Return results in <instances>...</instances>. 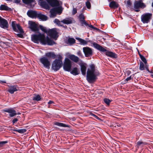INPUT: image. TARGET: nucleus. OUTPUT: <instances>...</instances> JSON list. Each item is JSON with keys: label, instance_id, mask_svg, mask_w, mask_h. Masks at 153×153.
<instances>
[{"label": "nucleus", "instance_id": "nucleus-3", "mask_svg": "<svg viewBox=\"0 0 153 153\" xmlns=\"http://www.w3.org/2000/svg\"><path fill=\"white\" fill-rule=\"evenodd\" d=\"M97 75V72L96 71L95 66L92 65L90 66V68L87 71L86 79L90 83H92L95 81Z\"/></svg>", "mask_w": 153, "mask_h": 153}, {"label": "nucleus", "instance_id": "nucleus-2", "mask_svg": "<svg viewBox=\"0 0 153 153\" xmlns=\"http://www.w3.org/2000/svg\"><path fill=\"white\" fill-rule=\"evenodd\" d=\"M32 40L36 43H38L39 42H41L44 45L47 44L51 45L55 44V42L51 40L48 37H45V35L41 33L38 35H33L32 36Z\"/></svg>", "mask_w": 153, "mask_h": 153}, {"label": "nucleus", "instance_id": "nucleus-19", "mask_svg": "<svg viewBox=\"0 0 153 153\" xmlns=\"http://www.w3.org/2000/svg\"><path fill=\"white\" fill-rule=\"evenodd\" d=\"M18 89V88L17 85H14L9 86L8 91L10 93L13 94L15 91H17Z\"/></svg>", "mask_w": 153, "mask_h": 153}, {"label": "nucleus", "instance_id": "nucleus-16", "mask_svg": "<svg viewBox=\"0 0 153 153\" xmlns=\"http://www.w3.org/2000/svg\"><path fill=\"white\" fill-rule=\"evenodd\" d=\"M145 7V5L141 0L137 1L134 4V8L135 9H138L140 7L144 8Z\"/></svg>", "mask_w": 153, "mask_h": 153}, {"label": "nucleus", "instance_id": "nucleus-57", "mask_svg": "<svg viewBox=\"0 0 153 153\" xmlns=\"http://www.w3.org/2000/svg\"><path fill=\"white\" fill-rule=\"evenodd\" d=\"M139 10H135V11H137V12H138L139 11Z\"/></svg>", "mask_w": 153, "mask_h": 153}, {"label": "nucleus", "instance_id": "nucleus-58", "mask_svg": "<svg viewBox=\"0 0 153 153\" xmlns=\"http://www.w3.org/2000/svg\"><path fill=\"white\" fill-rule=\"evenodd\" d=\"M2 82L3 83H6V82H5V81H3V82Z\"/></svg>", "mask_w": 153, "mask_h": 153}, {"label": "nucleus", "instance_id": "nucleus-21", "mask_svg": "<svg viewBox=\"0 0 153 153\" xmlns=\"http://www.w3.org/2000/svg\"><path fill=\"white\" fill-rule=\"evenodd\" d=\"M93 45L95 48L101 51L104 52L106 51L105 49L103 48L101 46L95 43H93Z\"/></svg>", "mask_w": 153, "mask_h": 153}, {"label": "nucleus", "instance_id": "nucleus-52", "mask_svg": "<svg viewBox=\"0 0 153 153\" xmlns=\"http://www.w3.org/2000/svg\"><path fill=\"white\" fill-rule=\"evenodd\" d=\"M17 35L20 38H22L23 37V35L21 34H18Z\"/></svg>", "mask_w": 153, "mask_h": 153}, {"label": "nucleus", "instance_id": "nucleus-9", "mask_svg": "<svg viewBox=\"0 0 153 153\" xmlns=\"http://www.w3.org/2000/svg\"><path fill=\"white\" fill-rule=\"evenodd\" d=\"M83 52L86 57L91 56L93 54V51L92 49L88 47H85L83 48Z\"/></svg>", "mask_w": 153, "mask_h": 153}, {"label": "nucleus", "instance_id": "nucleus-6", "mask_svg": "<svg viewBox=\"0 0 153 153\" xmlns=\"http://www.w3.org/2000/svg\"><path fill=\"white\" fill-rule=\"evenodd\" d=\"M152 14L150 13H146L142 15L141 21L143 23H148L151 18Z\"/></svg>", "mask_w": 153, "mask_h": 153}, {"label": "nucleus", "instance_id": "nucleus-27", "mask_svg": "<svg viewBox=\"0 0 153 153\" xmlns=\"http://www.w3.org/2000/svg\"><path fill=\"white\" fill-rule=\"evenodd\" d=\"M75 41L74 38H69L68 39L66 43L68 44L71 45L75 43Z\"/></svg>", "mask_w": 153, "mask_h": 153}, {"label": "nucleus", "instance_id": "nucleus-51", "mask_svg": "<svg viewBox=\"0 0 153 153\" xmlns=\"http://www.w3.org/2000/svg\"><path fill=\"white\" fill-rule=\"evenodd\" d=\"M91 115L93 116L94 117H95V118H96L97 119H98L99 118L96 115H95V114H93L91 113Z\"/></svg>", "mask_w": 153, "mask_h": 153}, {"label": "nucleus", "instance_id": "nucleus-8", "mask_svg": "<svg viewBox=\"0 0 153 153\" xmlns=\"http://www.w3.org/2000/svg\"><path fill=\"white\" fill-rule=\"evenodd\" d=\"M57 29L55 28L49 29L48 35L51 37L56 39L58 37Z\"/></svg>", "mask_w": 153, "mask_h": 153}, {"label": "nucleus", "instance_id": "nucleus-47", "mask_svg": "<svg viewBox=\"0 0 153 153\" xmlns=\"http://www.w3.org/2000/svg\"><path fill=\"white\" fill-rule=\"evenodd\" d=\"M18 119L17 118H15L13 120V124L16 123L18 121Z\"/></svg>", "mask_w": 153, "mask_h": 153}, {"label": "nucleus", "instance_id": "nucleus-59", "mask_svg": "<svg viewBox=\"0 0 153 153\" xmlns=\"http://www.w3.org/2000/svg\"><path fill=\"white\" fill-rule=\"evenodd\" d=\"M152 6L153 7V2L152 3Z\"/></svg>", "mask_w": 153, "mask_h": 153}, {"label": "nucleus", "instance_id": "nucleus-14", "mask_svg": "<svg viewBox=\"0 0 153 153\" xmlns=\"http://www.w3.org/2000/svg\"><path fill=\"white\" fill-rule=\"evenodd\" d=\"M27 15L30 17L32 18H35L37 16L36 12L33 10H29L27 12Z\"/></svg>", "mask_w": 153, "mask_h": 153}, {"label": "nucleus", "instance_id": "nucleus-44", "mask_svg": "<svg viewBox=\"0 0 153 153\" xmlns=\"http://www.w3.org/2000/svg\"><path fill=\"white\" fill-rule=\"evenodd\" d=\"M77 13V9L76 8H74L72 11V14L75 15Z\"/></svg>", "mask_w": 153, "mask_h": 153}, {"label": "nucleus", "instance_id": "nucleus-15", "mask_svg": "<svg viewBox=\"0 0 153 153\" xmlns=\"http://www.w3.org/2000/svg\"><path fill=\"white\" fill-rule=\"evenodd\" d=\"M23 3L29 5L30 7H33L35 4L34 0H22Z\"/></svg>", "mask_w": 153, "mask_h": 153}, {"label": "nucleus", "instance_id": "nucleus-50", "mask_svg": "<svg viewBox=\"0 0 153 153\" xmlns=\"http://www.w3.org/2000/svg\"><path fill=\"white\" fill-rule=\"evenodd\" d=\"M41 5L44 7L46 8L47 6H46L45 3V2H42L41 3Z\"/></svg>", "mask_w": 153, "mask_h": 153}, {"label": "nucleus", "instance_id": "nucleus-28", "mask_svg": "<svg viewBox=\"0 0 153 153\" xmlns=\"http://www.w3.org/2000/svg\"><path fill=\"white\" fill-rule=\"evenodd\" d=\"M105 54L107 56L112 58H116L117 57L116 54L115 53L111 52H105Z\"/></svg>", "mask_w": 153, "mask_h": 153}, {"label": "nucleus", "instance_id": "nucleus-30", "mask_svg": "<svg viewBox=\"0 0 153 153\" xmlns=\"http://www.w3.org/2000/svg\"><path fill=\"white\" fill-rule=\"evenodd\" d=\"M76 39L80 42L81 44L82 45H85L88 43L87 41L79 38H76Z\"/></svg>", "mask_w": 153, "mask_h": 153}, {"label": "nucleus", "instance_id": "nucleus-55", "mask_svg": "<svg viewBox=\"0 0 153 153\" xmlns=\"http://www.w3.org/2000/svg\"><path fill=\"white\" fill-rule=\"evenodd\" d=\"M110 127L111 128H113V125H110Z\"/></svg>", "mask_w": 153, "mask_h": 153}, {"label": "nucleus", "instance_id": "nucleus-29", "mask_svg": "<svg viewBox=\"0 0 153 153\" xmlns=\"http://www.w3.org/2000/svg\"><path fill=\"white\" fill-rule=\"evenodd\" d=\"M109 6L111 8H117L118 7V4L114 1L111 2L109 4Z\"/></svg>", "mask_w": 153, "mask_h": 153}, {"label": "nucleus", "instance_id": "nucleus-5", "mask_svg": "<svg viewBox=\"0 0 153 153\" xmlns=\"http://www.w3.org/2000/svg\"><path fill=\"white\" fill-rule=\"evenodd\" d=\"M71 61L68 58H66L63 64V68L64 70L68 71H70L71 68Z\"/></svg>", "mask_w": 153, "mask_h": 153}, {"label": "nucleus", "instance_id": "nucleus-10", "mask_svg": "<svg viewBox=\"0 0 153 153\" xmlns=\"http://www.w3.org/2000/svg\"><path fill=\"white\" fill-rule=\"evenodd\" d=\"M40 61L45 67L46 68L49 67L50 65V62L46 57H43L41 58Z\"/></svg>", "mask_w": 153, "mask_h": 153}, {"label": "nucleus", "instance_id": "nucleus-37", "mask_svg": "<svg viewBox=\"0 0 153 153\" xmlns=\"http://www.w3.org/2000/svg\"><path fill=\"white\" fill-rule=\"evenodd\" d=\"M7 143V141H0V148H1L4 146L5 144Z\"/></svg>", "mask_w": 153, "mask_h": 153}, {"label": "nucleus", "instance_id": "nucleus-7", "mask_svg": "<svg viewBox=\"0 0 153 153\" xmlns=\"http://www.w3.org/2000/svg\"><path fill=\"white\" fill-rule=\"evenodd\" d=\"M11 25L13 30L18 33H22L23 30L19 25L16 23V22L13 21L11 23Z\"/></svg>", "mask_w": 153, "mask_h": 153}, {"label": "nucleus", "instance_id": "nucleus-45", "mask_svg": "<svg viewBox=\"0 0 153 153\" xmlns=\"http://www.w3.org/2000/svg\"><path fill=\"white\" fill-rule=\"evenodd\" d=\"M127 5L128 7H130L131 4V3L129 1H127Z\"/></svg>", "mask_w": 153, "mask_h": 153}, {"label": "nucleus", "instance_id": "nucleus-18", "mask_svg": "<svg viewBox=\"0 0 153 153\" xmlns=\"http://www.w3.org/2000/svg\"><path fill=\"white\" fill-rule=\"evenodd\" d=\"M73 19L71 17L66 18L62 21V23L67 25L71 24L72 23Z\"/></svg>", "mask_w": 153, "mask_h": 153}, {"label": "nucleus", "instance_id": "nucleus-60", "mask_svg": "<svg viewBox=\"0 0 153 153\" xmlns=\"http://www.w3.org/2000/svg\"><path fill=\"white\" fill-rule=\"evenodd\" d=\"M138 53H139V55H140V54L139 53V52H138Z\"/></svg>", "mask_w": 153, "mask_h": 153}, {"label": "nucleus", "instance_id": "nucleus-41", "mask_svg": "<svg viewBox=\"0 0 153 153\" xmlns=\"http://www.w3.org/2000/svg\"><path fill=\"white\" fill-rule=\"evenodd\" d=\"M79 17L80 21L83 20H84L85 19L84 16V15L82 14H81L79 15Z\"/></svg>", "mask_w": 153, "mask_h": 153}, {"label": "nucleus", "instance_id": "nucleus-34", "mask_svg": "<svg viewBox=\"0 0 153 153\" xmlns=\"http://www.w3.org/2000/svg\"><path fill=\"white\" fill-rule=\"evenodd\" d=\"M14 131H17L20 133L22 134L25 132L27 130L25 129H15L14 130Z\"/></svg>", "mask_w": 153, "mask_h": 153}, {"label": "nucleus", "instance_id": "nucleus-53", "mask_svg": "<svg viewBox=\"0 0 153 153\" xmlns=\"http://www.w3.org/2000/svg\"><path fill=\"white\" fill-rule=\"evenodd\" d=\"M53 101L50 100V101H49L48 102V103L49 104H50L53 103Z\"/></svg>", "mask_w": 153, "mask_h": 153}, {"label": "nucleus", "instance_id": "nucleus-20", "mask_svg": "<svg viewBox=\"0 0 153 153\" xmlns=\"http://www.w3.org/2000/svg\"><path fill=\"white\" fill-rule=\"evenodd\" d=\"M60 127H64L65 128L64 129H61V130H66L68 131L71 130V129L70 128V127H71V126L70 125H56ZM55 128H56V129L57 130H59V129H61L59 128L56 127H55Z\"/></svg>", "mask_w": 153, "mask_h": 153}, {"label": "nucleus", "instance_id": "nucleus-54", "mask_svg": "<svg viewBox=\"0 0 153 153\" xmlns=\"http://www.w3.org/2000/svg\"><path fill=\"white\" fill-rule=\"evenodd\" d=\"M55 124H60V125H61V124H63V123H62L58 122V123H56Z\"/></svg>", "mask_w": 153, "mask_h": 153}, {"label": "nucleus", "instance_id": "nucleus-48", "mask_svg": "<svg viewBox=\"0 0 153 153\" xmlns=\"http://www.w3.org/2000/svg\"><path fill=\"white\" fill-rule=\"evenodd\" d=\"M89 26V27H90V28H92V29H96L97 28H96L94 27L92 25H88Z\"/></svg>", "mask_w": 153, "mask_h": 153}, {"label": "nucleus", "instance_id": "nucleus-23", "mask_svg": "<svg viewBox=\"0 0 153 153\" xmlns=\"http://www.w3.org/2000/svg\"><path fill=\"white\" fill-rule=\"evenodd\" d=\"M87 65L85 64H83L81 65V70L82 74L84 75L86 74Z\"/></svg>", "mask_w": 153, "mask_h": 153}, {"label": "nucleus", "instance_id": "nucleus-32", "mask_svg": "<svg viewBox=\"0 0 153 153\" xmlns=\"http://www.w3.org/2000/svg\"><path fill=\"white\" fill-rule=\"evenodd\" d=\"M71 73L74 75L78 74L79 73L77 68H74L72 71L71 72Z\"/></svg>", "mask_w": 153, "mask_h": 153}, {"label": "nucleus", "instance_id": "nucleus-24", "mask_svg": "<svg viewBox=\"0 0 153 153\" xmlns=\"http://www.w3.org/2000/svg\"><path fill=\"white\" fill-rule=\"evenodd\" d=\"M147 144V143L146 142L139 141L137 142L136 146L138 149H139L140 148L143 147Z\"/></svg>", "mask_w": 153, "mask_h": 153}, {"label": "nucleus", "instance_id": "nucleus-46", "mask_svg": "<svg viewBox=\"0 0 153 153\" xmlns=\"http://www.w3.org/2000/svg\"><path fill=\"white\" fill-rule=\"evenodd\" d=\"M21 2L20 0H15L14 1V2L16 4H19Z\"/></svg>", "mask_w": 153, "mask_h": 153}, {"label": "nucleus", "instance_id": "nucleus-56", "mask_svg": "<svg viewBox=\"0 0 153 153\" xmlns=\"http://www.w3.org/2000/svg\"><path fill=\"white\" fill-rule=\"evenodd\" d=\"M151 76L153 78V74H151Z\"/></svg>", "mask_w": 153, "mask_h": 153}, {"label": "nucleus", "instance_id": "nucleus-25", "mask_svg": "<svg viewBox=\"0 0 153 153\" xmlns=\"http://www.w3.org/2000/svg\"><path fill=\"white\" fill-rule=\"evenodd\" d=\"M144 65L143 62H140V69L141 70H144L145 68L148 70V66L147 63H144Z\"/></svg>", "mask_w": 153, "mask_h": 153}, {"label": "nucleus", "instance_id": "nucleus-31", "mask_svg": "<svg viewBox=\"0 0 153 153\" xmlns=\"http://www.w3.org/2000/svg\"><path fill=\"white\" fill-rule=\"evenodd\" d=\"M41 99L42 98L39 95L35 94L33 97V100L38 101L41 100Z\"/></svg>", "mask_w": 153, "mask_h": 153}, {"label": "nucleus", "instance_id": "nucleus-17", "mask_svg": "<svg viewBox=\"0 0 153 153\" xmlns=\"http://www.w3.org/2000/svg\"><path fill=\"white\" fill-rule=\"evenodd\" d=\"M4 111L5 112L8 113L10 117H13L16 115V111L11 108L6 109L4 110Z\"/></svg>", "mask_w": 153, "mask_h": 153}, {"label": "nucleus", "instance_id": "nucleus-13", "mask_svg": "<svg viewBox=\"0 0 153 153\" xmlns=\"http://www.w3.org/2000/svg\"><path fill=\"white\" fill-rule=\"evenodd\" d=\"M67 56L70 59L75 62L76 63L80 60L79 58L74 54H71L69 53L67 54Z\"/></svg>", "mask_w": 153, "mask_h": 153}, {"label": "nucleus", "instance_id": "nucleus-1", "mask_svg": "<svg viewBox=\"0 0 153 153\" xmlns=\"http://www.w3.org/2000/svg\"><path fill=\"white\" fill-rule=\"evenodd\" d=\"M49 4L53 7H55L51 9L50 11V17H54L57 13L60 14L62 11V7L58 0H46Z\"/></svg>", "mask_w": 153, "mask_h": 153}, {"label": "nucleus", "instance_id": "nucleus-42", "mask_svg": "<svg viewBox=\"0 0 153 153\" xmlns=\"http://www.w3.org/2000/svg\"><path fill=\"white\" fill-rule=\"evenodd\" d=\"M86 5L88 9H90L91 8V4L89 1H88L86 2Z\"/></svg>", "mask_w": 153, "mask_h": 153}, {"label": "nucleus", "instance_id": "nucleus-4", "mask_svg": "<svg viewBox=\"0 0 153 153\" xmlns=\"http://www.w3.org/2000/svg\"><path fill=\"white\" fill-rule=\"evenodd\" d=\"M58 59L55 60L53 62L52 65V68L55 71L59 70L62 67V60L63 58L60 55H58Z\"/></svg>", "mask_w": 153, "mask_h": 153}, {"label": "nucleus", "instance_id": "nucleus-43", "mask_svg": "<svg viewBox=\"0 0 153 153\" xmlns=\"http://www.w3.org/2000/svg\"><path fill=\"white\" fill-rule=\"evenodd\" d=\"M80 21L82 25H84L86 26L88 25V24L85 21L84 19L83 20Z\"/></svg>", "mask_w": 153, "mask_h": 153}, {"label": "nucleus", "instance_id": "nucleus-36", "mask_svg": "<svg viewBox=\"0 0 153 153\" xmlns=\"http://www.w3.org/2000/svg\"><path fill=\"white\" fill-rule=\"evenodd\" d=\"M54 22L56 23V24L58 25L59 26H62V21H60L58 19H55L54 21Z\"/></svg>", "mask_w": 153, "mask_h": 153}, {"label": "nucleus", "instance_id": "nucleus-11", "mask_svg": "<svg viewBox=\"0 0 153 153\" xmlns=\"http://www.w3.org/2000/svg\"><path fill=\"white\" fill-rule=\"evenodd\" d=\"M8 24L7 21L0 16V27L4 29L8 27Z\"/></svg>", "mask_w": 153, "mask_h": 153}, {"label": "nucleus", "instance_id": "nucleus-26", "mask_svg": "<svg viewBox=\"0 0 153 153\" xmlns=\"http://www.w3.org/2000/svg\"><path fill=\"white\" fill-rule=\"evenodd\" d=\"M37 17L39 19L42 21H46L48 19L47 16L41 13L38 14Z\"/></svg>", "mask_w": 153, "mask_h": 153}, {"label": "nucleus", "instance_id": "nucleus-22", "mask_svg": "<svg viewBox=\"0 0 153 153\" xmlns=\"http://www.w3.org/2000/svg\"><path fill=\"white\" fill-rule=\"evenodd\" d=\"M45 56L49 58L54 59L56 57V55L54 52H49L45 54Z\"/></svg>", "mask_w": 153, "mask_h": 153}, {"label": "nucleus", "instance_id": "nucleus-38", "mask_svg": "<svg viewBox=\"0 0 153 153\" xmlns=\"http://www.w3.org/2000/svg\"><path fill=\"white\" fill-rule=\"evenodd\" d=\"M140 57L142 61L144 63H147V61L146 58L143 55L141 54H140Z\"/></svg>", "mask_w": 153, "mask_h": 153}, {"label": "nucleus", "instance_id": "nucleus-49", "mask_svg": "<svg viewBox=\"0 0 153 153\" xmlns=\"http://www.w3.org/2000/svg\"><path fill=\"white\" fill-rule=\"evenodd\" d=\"M131 79V76H130L129 77H127V78H126V82H127L129 80H130Z\"/></svg>", "mask_w": 153, "mask_h": 153}, {"label": "nucleus", "instance_id": "nucleus-39", "mask_svg": "<svg viewBox=\"0 0 153 153\" xmlns=\"http://www.w3.org/2000/svg\"><path fill=\"white\" fill-rule=\"evenodd\" d=\"M76 54L79 56L80 57H82L83 56V54L81 51L80 50L78 51L76 53Z\"/></svg>", "mask_w": 153, "mask_h": 153}, {"label": "nucleus", "instance_id": "nucleus-35", "mask_svg": "<svg viewBox=\"0 0 153 153\" xmlns=\"http://www.w3.org/2000/svg\"><path fill=\"white\" fill-rule=\"evenodd\" d=\"M40 27L42 30L45 33H46L48 34L49 31V29H47L45 27L41 25L40 26Z\"/></svg>", "mask_w": 153, "mask_h": 153}, {"label": "nucleus", "instance_id": "nucleus-33", "mask_svg": "<svg viewBox=\"0 0 153 153\" xmlns=\"http://www.w3.org/2000/svg\"><path fill=\"white\" fill-rule=\"evenodd\" d=\"M10 9L7 6L4 5H1L0 6L1 10H8Z\"/></svg>", "mask_w": 153, "mask_h": 153}, {"label": "nucleus", "instance_id": "nucleus-61", "mask_svg": "<svg viewBox=\"0 0 153 153\" xmlns=\"http://www.w3.org/2000/svg\"><path fill=\"white\" fill-rule=\"evenodd\" d=\"M117 126H118V127H119V126H118V125H117Z\"/></svg>", "mask_w": 153, "mask_h": 153}, {"label": "nucleus", "instance_id": "nucleus-40", "mask_svg": "<svg viewBox=\"0 0 153 153\" xmlns=\"http://www.w3.org/2000/svg\"><path fill=\"white\" fill-rule=\"evenodd\" d=\"M104 101L108 105H109L111 102L109 99L107 98L104 99Z\"/></svg>", "mask_w": 153, "mask_h": 153}, {"label": "nucleus", "instance_id": "nucleus-12", "mask_svg": "<svg viewBox=\"0 0 153 153\" xmlns=\"http://www.w3.org/2000/svg\"><path fill=\"white\" fill-rule=\"evenodd\" d=\"M29 28L33 31H37L39 29L37 25L34 22L29 21L28 22Z\"/></svg>", "mask_w": 153, "mask_h": 153}]
</instances>
